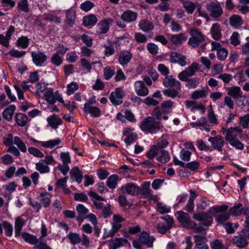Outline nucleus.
Listing matches in <instances>:
<instances>
[{
  "mask_svg": "<svg viewBox=\"0 0 249 249\" xmlns=\"http://www.w3.org/2000/svg\"><path fill=\"white\" fill-rule=\"evenodd\" d=\"M139 238L140 242L144 246L147 248H152L153 246V242L155 240V238L153 236H150L145 231H143L139 235Z\"/></svg>",
  "mask_w": 249,
  "mask_h": 249,
  "instance_id": "12",
  "label": "nucleus"
},
{
  "mask_svg": "<svg viewBox=\"0 0 249 249\" xmlns=\"http://www.w3.org/2000/svg\"><path fill=\"white\" fill-rule=\"evenodd\" d=\"M191 37L188 44L193 48H196L202 44L205 40V36L197 28H192L189 31Z\"/></svg>",
  "mask_w": 249,
  "mask_h": 249,
  "instance_id": "5",
  "label": "nucleus"
},
{
  "mask_svg": "<svg viewBox=\"0 0 249 249\" xmlns=\"http://www.w3.org/2000/svg\"><path fill=\"white\" fill-rule=\"evenodd\" d=\"M132 58V54L127 51L121 52L119 54V62H128Z\"/></svg>",
  "mask_w": 249,
  "mask_h": 249,
  "instance_id": "47",
  "label": "nucleus"
},
{
  "mask_svg": "<svg viewBox=\"0 0 249 249\" xmlns=\"http://www.w3.org/2000/svg\"><path fill=\"white\" fill-rule=\"evenodd\" d=\"M75 12L72 9H69L66 12L67 23L70 26H72L75 23Z\"/></svg>",
  "mask_w": 249,
  "mask_h": 249,
  "instance_id": "43",
  "label": "nucleus"
},
{
  "mask_svg": "<svg viewBox=\"0 0 249 249\" xmlns=\"http://www.w3.org/2000/svg\"><path fill=\"white\" fill-rule=\"evenodd\" d=\"M120 190L123 194H128L132 196H135L140 192V187L136 184L133 182L127 183L120 188Z\"/></svg>",
  "mask_w": 249,
  "mask_h": 249,
  "instance_id": "10",
  "label": "nucleus"
},
{
  "mask_svg": "<svg viewBox=\"0 0 249 249\" xmlns=\"http://www.w3.org/2000/svg\"><path fill=\"white\" fill-rule=\"evenodd\" d=\"M210 33L214 39L216 40L220 39L222 36L221 28L220 25L217 23L213 24L211 27Z\"/></svg>",
  "mask_w": 249,
  "mask_h": 249,
  "instance_id": "24",
  "label": "nucleus"
},
{
  "mask_svg": "<svg viewBox=\"0 0 249 249\" xmlns=\"http://www.w3.org/2000/svg\"><path fill=\"white\" fill-rule=\"evenodd\" d=\"M15 120L18 125L23 127L26 124L28 117L24 114L18 113L16 115Z\"/></svg>",
  "mask_w": 249,
  "mask_h": 249,
  "instance_id": "33",
  "label": "nucleus"
},
{
  "mask_svg": "<svg viewBox=\"0 0 249 249\" xmlns=\"http://www.w3.org/2000/svg\"><path fill=\"white\" fill-rule=\"evenodd\" d=\"M208 141L211 142L213 149L217 150L219 152L222 151L225 141L221 135H218L215 137H211L208 139Z\"/></svg>",
  "mask_w": 249,
  "mask_h": 249,
  "instance_id": "11",
  "label": "nucleus"
},
{
  "mask_svg": "<svg viewBox=\"0 0 249 249\" xmlns=\"http://www.w3.org/2000/svg\"><path fill=\"white\" fill-rule=\"evenodd\" d=\"M109 29V24L107 21H100L97 25V32L100 34L106 33Z\"/></svg>",
  "mask_w": 249,
  "mask_h": 249,
  "instance_id": "41",
  "label": "nucleus"
},
{
  "mask_svg": "<svg viewBox=\"0 0 249 249\" xmlns=\"http://www.w3.org/2000/svg\"><path fill=\"white\" fill-rule=\"evenodd\" d=\"M67 237L69 239L70 243L72 245L78 244L80 243L81 241L80 234L76 232H70L68 235Z\"/></svg>",
  "mask_w": 249,
  "mask_h": 249,
  "instance_id": "38",
  "label": "nucleus"
},
{
  "mask_svg": "<svg viewBox=\"0 0 249 249\" xmlns=\"http://www.w3.org/2000/svg\"><path fill=\"white\" fill-rule=\"evenodd\" d=\"M208 94L207 89L195 90L191 94V98L194 100H197L200 98H205Z\"/></svg>",
  "mask_w": 249,
  "mask_h": 249,
  "instance_id": "36",
  "label": "nucleus"
},
{
  "mask_svg": "<svg viewBox=\"0 0 249 249\" xmlns=\"http://www.w3.org/2000/svg\"><path fill=\"white\" fill-rule=\"evenodd\" d=\"M138 17V13L136 12L131 10H126L121 15V19L127 23L134 22L136 20Z\"/></svg>",
  "mask_w": 249,
  "mask_h": 249,
  "instance_id": "14",
  "label": "nucleus"
},
{
  "mask_svg": "<svg viewBox=\"0 0 249 249\" xmlns=\"http://www.w3.org/2000/svg\"><path fill=\"white\" fill-rule=\"evenodd\" d=\"M94 6V4L92 2L89 0H87L83 3H82L80 5V9L85 11L88 12L91 9H92Z\"/></svg>",
  "mask_w": 249,
  "mask_h": 249,
  "instance_id": "60",
  "label": "nucleus"
},
{
  "mask_svg": "<svg viewBox=\"0 0 249 249\" xmlns=\"http://www.w3.org/2000/svg\"><path fill=\"white\" fill-rule=\"evenodd\" d=\"M159 147L156 145H153L148 150L146 154V157L149 160L153 159L157 155L159 152Z\"/></svg>",
  "mask_w": 249,
  "mask_h": 249,
  "instance_id": "48",
  "label": "nucleus"
},
{
  "mask_svg": "<svg viewBox=\"0 0 249 249\" xmlns=\"http://www.w3.org/2000/svg\"><path fill=\"white\" fill-rule=\"evenodd\" d=\"M206 8L210 16L215 19L220 18L223 13L222 8L217 1L210 2L206 4Z\"/></svg>",
  "mask_w": 249,
  "mask_h": 249,
  "instance_id": "7",
  "label": "nucleus"
},
{
  "mask_svg": "<svg viewBox=\"0 0 249 249\" xmlns=\"http://www.w3.org/2000/svg\"><path fill=\"white\" fill-rule=\"evenodd\" d=\"M191 226H190V228L189 229H191L192 230V232L194 233H202L205 232V229L203 228L204 225H203L202 224L199 223L198 224H196L195 223L194 221L192 222L191 223Z\"/></svg>",
  "mask_w": 249,
  "mask_h": 249,
  "instance_id": "51",
  "label": "nucleus"
},
{
  "mask_svg": "<svg viewBox=\"0 0 249 249\" xmlns=\"http://www.w3.org/2000/svg\"><path fill=\"white\" fill-rule=\"evenodd\" d=\"M140 128L144 132L156 133L160 130V123L156 122L154 117L149 116L142 121Z\"/></svg>",
  "mask_w": 249,
  "mask_h": 249,
  "instance_id": "4",
  "label": "nucleus"
},
{
  "mask_svg": "<svg viewBox=\"0 0 249 249\" xmlns=\"http://www.w3.org/2000/svg\"><path fill=\"white\" fill-rule=\"evenodd\" d=\"M163 85L167 88H173L180 89V82L174 78L172 76H166L163 82Z\"/></svg>",
  "mask_w": 249,
  "mask_h": 249,
  "instance_id": "19",
  "label": "nucleus"
},
{
  "mask_svg": "<svg viewBox=\"0 0 249 249\" xmlns=\"http://www.w3.org/2000/svg\"><path fill=\"white\" fill-rule=\"evenodd\" d=\"M18 46L21 47L23 49L26 48L29 44V39L26 36H21L17 40Z\"/></svg>",
  "mask_w": 249,
  "mask_h": 249,
  "instance_id": "63",
  "label": "nucleus"
},
{
  "mask_svg": "<svg viewBox=\"0 0 249 249\" xmlns=\"http://www.w3.org/2000/svg\"><path fill=\"white\" fill-rule=\"evenodd\" d=\"M178 220L183 227L187 229L190 228L193 221L191 220L190 216L188 213L183 212L179 214Z\"/></svg>",
  "mask_w": 249,
  "mask_h": 249,
  "instance_id": "20",
  "label": "nucleus"
},
{
  "mask_svg": "<svg viewBox=\"0 0 249 249\" xmlns=\"http://www.w3.org/2000/svg\"><path fill=\"white\" fill-rule=\"evenodd\" d=\"M70 175L73 180L77 181L78 183L81 182L83 176L81 171L78 167L73 168L70 172Z\"/></svg>",
  "mask_w": 249,
  "mask_h": 249,
  "instance_id": "28",
  "label": "nucleus"
},
{
  "mask_svg": "<svg viewBox=\"0 0 249 249\" xmlns=\"http://www.w3.org/2000/svg\"><path fill=\"white\" fill-rule=\"evenodd\" d=\"M213 214L212 213H209V210L207 212H199L194 213L193 216L194 219L201 222L203 225L208 227L211 225L213 222Z\"/></svg>",
  "mask_w": 249,
  "mask_h": 249,
  "instance_id": "8",
  "label": "nucleus"
},
{
  "mask_svg": "<svg viewBox=\"0 0 249 249\" xmlns=\"http://www.w3.org/2000/svg\"><path fill=\"white\" fill-rule=\"evenodd\" d=\"M97 22V18L93 14L85 16L83 19V23L85 26L94 25Z\"/></svg>",
  "mask_w": 249,
  "mask_h": 249,
  "instance_id": "30",
  "label": "nucleus"
},
{
  "mask_svg": "<svg viewBox=\"0 0 249 249\" xmlns=\"http://www.w3.org/2000/svg\"><path fill=\"white\" fill-rule=\"evenodd\" d=\"M18 9L25 13L29 11L28 4L27 0H20L18 4Z\"/></svg>",
  "mask_w": 249,
  "mask_h": 249,
  "instance_id": "64",
  "label": "nucleus"
},
{
  "mask_svg": "<svg viewBox=\"0 0 249 249\" xmlns=\"http://www.w3.org/2000/svg\"><path fill=\"white\" fill-rule=\"evenodd\" d=\"M16 110L15 105H10L6 107L2 112V117L7 121L10 122L12 120L13 116Z\"/></svg>",
  "mask_w": 249,
  "mask_h": 249,
  "instance_id": "26",
  "label": "nucleus"
},
{
  "mask_svg": "<svg viewBox=\"0 0 249 249\" xmlns=\"http://www.w3.org/2000/svg\"><path fill=\"white\" fill-rule=\"evenodd\" d=\"M180 90V89H177L176 88L173 89H165L163 90V93L167 97L174 98L178 95V91Z\"/></svg>",
  "mask_w": 249,
  "mask_h": 249,
  "instance_id": "53",
  "label": "nucleus"
},
{
  "mask_svg": "<svg viewBox=\"0 0 249 249\" xmlns=\"http://www.w3.org/2000/svg\"><path fill=\"white\" fill-rule=\"evenodd\" d=\"M222 130L223 133L225 134V140L232 147L237 150L244 149V145L240 140L243 137V131L240 126L231 127L229 128L222 127Z\"/></svg>",
  "mask_w": 249,
  "mask_h": 249,
  "instance_id": "1",
  "label": "nucleus"
},
{
  "mask_svg": "<svg viewBox=\"0 0 249 249\" xmlns=\"http://www.w3.org/2000/svg\"><path fill=\"white\" fill-rule=\"evenodd\" d=\"M24 224V220L20 217L16 219L15 225V236L16 237H19L20 234L21 235L20 232Z\"/></svg>",
  "mask_w": 249,
  "mask_h": 249,
  "instance_id": "31",
  "label": "nucleus"
},
{
  "mask_svg": "<svg viewBox=\"0 0 249 249\" xmlns=\"http://www.w3.org/2000/svg\"><path fill=\"white\" fill-rule=\"evenodd\" d=\"M47 121L49 125L54 129H56L63 123L62 119L55 114L48 117Z\"/></svg>",
  "mask_w": 249,
  "mask_h": 249,
  "instance_id": "21",
  "label": "nucleus"
},
{
  "mask_svg": "<svg viewBox=\"0 0 249 249\" xmlns=\"http://www.w3.org/2000/svg\"><path fill=\"white\" fill-rule=\"evenodd\" d=\"M228 54L227 50L223 47L217 52V57L220 61H224L227 58Z\"/></svg>",
  "mask_w": 249,
  "mask_h": 249,
  "instance_id": "58",
  "label": "nucleus"
},
{
  "mask_svg": "<svg viewBox=\"0 0 249 249\" xmlns=\"http://www.w3.org/2000/svg\"><path fill=\"white\" fill-rule=\"evenodd\" d=\"M211 247L212 249H228L220 240L215 239L211 242Z\"/></svg>",
  "mask_w": 249,
  "mask_h": 249,
  "instance_id": "52",
  "label": "nucleus"
},
{
  "mask_svg": "<svg viewBox=\"0 0 249 249\" xmlns=\"http://www.w3.org/2000/svg\"><path fill=\"white\" fill-rule=\"evenodd\" d=\"M45 99L50 104H53L55 103L53 89H48L44 92Z\"/></svg>",
  "mask_w": 249,
  "mask_h": 249,
  "instance_id": "46",
  "label": "nucleus"
},
{
  "mask_svg": "<svg viewBox=\"0 0 249 249\" xmlns=\"http://www.w3.org/2000/svg\"><path fill=\"white\" fill-rule=\"evenodd\" d=\"M118 179L119 176L117 175H112L107 178V185L110 189H114L117 185Z\"/></svg>",
  "mask_w": 249,
  "mask_h": 249,
  "instance_id": "39",
  "label": "nucleus"
},
{
  "mask_svg": "<svg viewBox=\"0 0 249 249\" xmlns=\"http://www.w3.org/2000/svg\"><path fill=\"white\" fill-rule=\"evenodd\" d=\"M84 111L86 113H89L94 117H98L101 115L100 109L96 107H86V108H83Z\"/></svg>",
  "mask_w": 249,
  "mask_h": 249,
  "instance_id": "35",
  "label": "nucleus"
},
{
  "mask_svg": "<svg viewBox=\"0 0 249 249\" xmlns=\"http://www.w3.org/2000/svg\"><path fill=\"white\" fill-rule=\"evenodd\" d=\"M140 29L144 32H148L154 29L153 24L146 19H143L140 20L139 23Z\"/></svg>",
  "mask_w": 249,
  "mask_h": 249,
  "instance_id": "27",
  "label": "nucleus"
},
{
  "mask_svg": "<svg viewBox=\"0 0 249 249\" xmlns=\"http://www.w3.org/2000/svg\"><path fill=\"white\" fill-rule=\"evenodd\" d=\"M51 197L52 196L47 192L41 193L37 197L38 199L41 203V204L44 208H47L50 205Z\"/></svg>",
  "mask_w": 249,
  "mask_h": 249,
  "instance_id": "22",
  "label": "nucleus"
},
{
  "mask_svg": "<svg viewBox=\"0 0 249 249\" xmlns=\"http://www.w3.org/2000/svg\"><path fill=\"white\" fill-rule=\"evenodd\" d=\"M88 195L92 198L91 200L93 201L96 209L102 210V208L105 206L103 202L99 201H104V198L98 195L96 193L90 191L88 193Z\"/></svg>",
  "mask_w": 249,
  "mask_h": 249,
  "instance_id": "16",
  "label": "nucleus"
},
{
  "mask_svg": "<svg viewBox=\"0 0 249 249\" xmlns=\"http://www.w3.org/2000/svg\"><path fill=\"white\" fill-rule=\"evenodd\" d=\"M228 209V206L226 205H223L219 206H214L209 209V213H212L213 215L218 213L225 212Z\"/></svg>",
  "mask_w": 249,
  "mask_h": 249,
  "instance_id": "50",
  "label": "nucleus"
},
{
  "mask_svg": "<svg viewBox=\"0 0 249 249\" xmlns=\"http://www.w3.org/2000/svg\"><path fill=\"white\" fill-rule=\"evenodd\" d=\"M157 211L160 213H168L170 211V207L161 202H158L157 204Z\"/></svg>",
  "mask_w": 249,
  "mask_h": 249,
  "instance_id": "54",
  "label": "nucleus"
},
{
  "mask_svg": "<svg viewBox=\"0 0 249 249\" xmlns=\"http://www.w3.org/2000/svg\"><path fill=\"white\" fill-rule=\"evenodd\" d=\"M150 183L149 181L144 182L140 189V192L143 197L149 198L151 199H154L156 197L152 194V190L150 189Z\"/></svg>",
  "mask_w": 249,
  "mask_h": 249,
  "instance_id": "17",
  "label": "nucleus"
},
{
  "mask_svg": "<svg viewBox=\"0 0 249 249\" xmlns=\"http://www.w3.org/2000/svg\"><path fill=\"white\" fill-rule=\"evenodd\" d=\"M31 55L34 62H44L47 59L46 55L40 51L32 52Z\"/></svg>",
  "mask_w": 249,
  "mask_h": 249,
  "instance_id": "29",
  "label": "nucleus"
},
{
  "mask_svg": "<svg viewBox=\"0 0 249 249\" xmlns=\"http://www.w3.org/2000/svg\"><path fill=\"white\" fill-rule=\"evenodd\" d=\"M35 249H50V247L47 245L46 242H43L42 237L37 239V242L34 244Z\"/></svg>",
  "mask_w": 249,
  "mask_h": 249,
  "instance_id": "55",
  "label": "nucleus"
},
{
  "mask_svg": "<svg viewBox=\"0 0 249 249\" xmlns=\"http://www.w3.org/2000/svg\"><path fill=\"white\" fill-rule=\"evenodd\" d=\"M187 39V36L186 34L181 33L178 34L171 35L170 36V40L172 43L177 47L180 46L183 42Z\"/></svg>",
  "mask_w": 249,
  "mask_h": 249,
  "instance_id": "15",
  "label": "nucleus"
},
{
  "mask_svg": "<svg viewBox=\"0 0 249 249\" xmlns=\"http://www.w3.org/2000/svg\"><path fill=\"white\" fill-rule=\"evenodd\" d=\"M124 94L125 92L122 88H117L114 91L111 92L109 98L114 106H118L123 103Z\"/></svg>",
  "mask_w": 249,
  "mask_h": 249,
  "instance_id": "9",
  "label": "nucleus"
},
{
  "mask_svg": "<svg viewBox=\"0 0 249 249\" xmlns=\"http://www.w3.org/2000/svg\"><path fill=\"white\" fill-rule=\"evenodd\" d=\"M233 241L236 246L240 248H245L248 245L246 239L240 236H234Z\"/></svg>",
  "mask_w": 249,
  "mask_h": 249,
  "instance_id": "37",
  "label": "nucleus"
},
{
  "mask_svg": "<svg viewBox=\"0 0 249 249\" xmlns=\"http://www.w3.org/2000/svg\"><path fill=\"white\" fill-rule=\"evenodd\" d=\"M230 43L234 46H236L240 44L239 39V34L237 32H234L230 38Z\"/></svg>",
  "mask_w": 249,
  "mask_h": 249,
  "instance_id": "56",
  "label": "nucleus"
},
{
  "mask_svg": "<svg viewBox=\"0 0 249 249\" xmlns=\"http://www.w3.org/2000/svg\"><path fill=\"white\" fill-rule=\"evenodd\" d=\"M147 49L149 53L152 55H156L159 52L158 45L153 43H148L147 44Z\"/></svg>",
  "mask_w": 249,
  "mask_h": 249,
  "instance_id": "57",
  "label": "nucleus"
},
{
  "mask_svg": "<svg viewBox=\"0 0 249 249\" xmlns=\"http://www.w3.org/2000/svg\"><path fill=\"white\" fill-rule=\"evenodd\" d=\"M132 128H125L123 131V136H125L124 142L129 145L131 143L136 141L138 138L137 133L133 132Z\"/></svg>",
  "mask_w": 249,
  "mask_h": 249,
  "instance_id": "13",
  "label": "nucleus"
},
{
  "mask_svg": "<svg viewBox=\"0 0 249 249\" xmlns=\"http://www.w3.org/2000/svg\"><path fill=\"white\" fill-rule=\"evenodd\" d=\"M76 211L78 216L77 217V220H79L80 219L83 218L88 213V209L86 208L83 204H79L76 207Z\"/></svg>",
  "mask_w": 249,
  "mask_h": 249,
  "instance_id": "44",
  "label": "nucleus"
},
{
  "mask_svg": "<svg viewBox=\"0 0 249 249\" xmlns=\"http://www.w3.org/2000/svg\"><path fill=\"white\" fill-rule=\"evenodd\" d=\"M36 168L41 174L47 173L50 172V168L48 165L43 162V160H40L36 164Z\"/></svg>",
  "mask_w": 249,
  "mask_h": 249,
  "instance_id": "45",
  "label": "nucleus"
},
{
  "mask_svg": "<svg viewBox=\"0 0 249 249\" xmlns=\"http://www.w3.org/2000/svg\"><path fill=\"white\" fill-rule=\"evenodd\" d=\"M174 103L171 100H167L162 102L160 105V107L162 109L163 114H169L172 109Z\"/></svg>",
  "mask_w": 249,
  "mask_h": 249,
  "instance_id": "42",
  "label": "nucleus"
},
{
  "mask_svg": "<svg viewBox=\"0 0 249 249\" xmlns=\"http://www.w3.org/2000/svg\"><path fill=\"white\" fill-rule=\"evenodd\" d=\"M156 159L158 161L165 163L170 160V156L167 151L163 149H159Z\"/></svg>",
  "mask_w": 249,
  "mask_h": 249,
  "instance_id": "25",
  "label": "nucleus"
},
{
  "mask_svg": "<svg viewBox=\"0 0 249 249\" xmlns=\"http://www.w3.org/2000/svg\"><path fill=\"white\" fill-rule=\"evenodd\" d=\"M43 17L44 20L46 21H53L56 23L61 22L60 18L52 14H45Z\"/></svg>",
  "mask_w": 249,
  "mask_h": 249,
  "instance_id": "59",
  "label": "nucleus"
},
{
  "mask_svg": "<svg viewBox=\"0 0 249 249\" xmlns=\"http://www.w3.org/2000/svg\"><path fill=\"white\" fill-rule=\"evenodd\" d=\"M171 62H185L186 61V57L177 52H172L170 53Z\"/></svg>",
  "mask_w": 249,
  "mask_h": 249,
  "instance_id": "32",
  "label": "nucleus"
},
{
  "mask_svg": "<svg viewBox=\"0 0 249 249\" xmlns=\"http://www.w3.org/2000/svg\"><path fill=\"white\" fill-rule=\"evenodd\" d=\"M22 239L26 242L34 245L36 242H37V238L35 235L31 234L29 233L23 232L21 233Z\"/></svg>",
  "mask_w": 249,
  "mask_h": 249,
  "instance_id": "40",
  "label": "nucleus"
},
{
  "mask_svg": "<svg viewBox=\"0 0 249 249\" xmlns=\"http://www.w3.org/2000/svg\"><path fill=\"white\" fill-rule=\"evenodd\" d=\"M129 244L128 240L124 238H116L111 240L109 244V249H117L118 248Z\"/></svg>",
  "mask_w": 249,
  "mask_h": 249,
  "instance_id": "23",
  "label": "nucleus"
},
{
  "mask_svg": "<svg viewBox=\"0 0 249 249\" xmlns=\"http://www.w3.org/2000/svg\"><path fill=\"white\" fill-rule=\"evenodd\" d=\"M135 90L137 94L141 96H145L148 94V88L145 86L144 83L141 81H138L134 84Z\"/></svg>",
  "mask_w": 249,
  "mask_h": 249,
  "instance_id": "18",
  "label": "nucleus"
},
{
  "mask_svg": "<svg viewBox=\"0 0 249 249\" xmlns=\"http://www.w3.org/2000/svg\"><path fill=\"white\" fill-rule=\"evenodd\" d=\"M135 41L139 43H144L147 42V37L142 33H136L134 36Z\"/></svg>",
  "mask_w": 249,
  "mask_h": 249,
  "instance_id": "62",
  "label": "nucleus"
},
{
  "mask_svg": "<svg viewBox=\"0 0 249 249\" xmlns=\"http://www.w3.org/2000/svg\"><path fill=\"white\" fill-rule=\"evenodd\" d=\"M182 4L186 11L189 14H192L196 9H197V12L198 16L206 18L207 20L209 19V15L204 10L201 9V4L198 2L195 3L188 0H183Z\"/></svg>",
  "mask_w": 249,
  "mask_h": 249,
  "instance_id": "3",
  "label": "nucleus"
},
{
  "mask_svg": "<svg viewBox=\"0 0 249 249\" xmlns=\"http://www.w3.org/2000/svg\"><path fill=\"white\" fill-rule=\"evenodd\" d=\"M61 142L59 138H57L54 140H51L47 142H41V145L46 148H52L54 146L58 145Z\"/></svg>",
  "mask_w": 249,
  "mask_h": 249,
  "instance_id": "49",
  "label": "nucleus"
},
{
  "mask_svg": "<svg viewBox=\"0 0 249 249\" xmlns=\"http://www.w3.org/2000/svg\"><path fill=\"white\" fill-rule=\"evenodd\" d=\"M227 90L228 91V95L236 101L238 106L243 107L245 106L244 102L245 100L246 97L243 95V92L239 87H231L228 88Z\"/></svg>",
  "mask_w": 249,
  "mask_h": 249,
  "instance_id": "6",
  "label": "nucleus"
},
{
  "mask_svg": "<svg viewBox=\"0 0 249 249\" xmlns=\"http://www.w3.org/2000/svg\"><path fill=\"white\" fill-rule=\"evenodd\" d=\"M199 69V65L197 63H192L188 68L180 72L178 77L182 81L187 82L186 86L189 89H195L199 83V79L196 77L189 78V77L194 75L195 72Z\"/></svg>",
  "mask_w": 249,
  "mask_h": 249,
  "instance_id": "2",
  "label": "nucleus"
},
{
  "mask_svg": "<svg viewBox=\"0 0 249 249\" xmlns=\"http://www.w3.org/2000/svg\"><path fill=\"white\" fill-rule=\"evenodd\" d=\"M230 25L234 28H237L243 24V20L239 15H234L230 18Z\"/></svg>",
  "mask_w": 249,
  "mask_h": 249,
  "instance_id": "34",
  "label": "nucleus"
},
{
  "mask_svg": "<svg viewBox=\"0 0 249 249\" xmlns=\"http://www.w3.org/2000/svg\"><path fill=\"white\" fill-rule=\"evenodd\" d=\"M239 123L244 128H248L249 124V114H247L243 116L240 117Z\"/></svg>",
  "mask_w": 249,
  "mask_h": 249,
  "instance_id": "61",
  "label": "nucleus"
}]
</instances>
